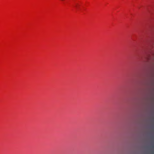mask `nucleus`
<instances>
[{"label":"nucleus","mask_w":154,"mask_h":154,"mask_svg":"<svg viewBox=\"0 0 154 154\" xmlns=\"http://www.w3.org/2000/svg\"><path fill=\"white\" fill-rule=\"evenodd\" d=\"M77 5H78V4H75V5L74 6V7H75L76 8H77Z\"/></svg>","instance_id":"1"}]
</instances>
